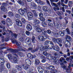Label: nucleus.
I'll use <instances>...</instances> for the list:
<instances>
[{"mask_svg": "<svg viewBox=\"0 0 73 73\" xmlns=\"http://www.w3.org/2000/svg\"><path fill=\"white\" fill-rule=\"evenodd\" d=\"M44 45L45 47L43 46L42 44H40L38 46V48L40 50L42 51L44 50L46 52L48 50V49H51L54 46L53 42L49 40L45 42Z\"/></svg>", "mask_w": 73, "mask_h": 73, "instance_id": "1", "label": "nucleus"}, {"mask_svg": "<svg viewBox=\"0 0 73 73\" xmlns=\"http://www.w3.org/2000/svg\"><path fill=\"white\" fill-rule=\"evenodd\" d=\"M6 4L7 3L4 2L2 3V5L1 7L0 8L1 10L4 12H6V11H7V9L5 7Z\"/></svg>", "mask_w": 73, "mask_h": 73, "instance_id": "2", "label": "nucleus"}, {"mask_svg": "<svg viewBox=\"0 0 73 73\" xmlns=\"http://www.w3.org/2000/svg\"><path fill=\"white\" fill-rule=\"evenodd\" d=\"M27 9L25 8L23 9H20L18 10L19 13L21 15H24L25 12H27Z\"/></svg>", "mask_w": 73, "mask_h": 73, "instance_id": "3", "label": "nucleus"}, {"mask_svg": "<svg viewBox=\"0 0 73 73\" xmlns=\"http://www.w3.org/2000/svg\"><path fill=\"white\" fill-rule=\"evenodd\" d=\"M4 62H5V60H4L2 58H0V64H1L0 67L2 69H5V67L4 66Z\"/></svg>", "mask_w": 73, "mask_h": 73, "instance_id": "4", "label": "nucleus"}, {"mask_svg": "<svg viewBox=\"0 0 73 73\" xmlns=\"http://www.w3.org/2000/svg\"><path fill=\"white\" fill-rule=\"evenodd\" d=\"M11 41L12 43L14 44H16L17 46H20V45H21V42H17V40H16L15 38L11 39Z\"/></svg>", "mask_w": 73, "mask_h": 73, "instance_id": "5", "label": "nucleus"}, {"mask_svg": "<svg viewBox=\"0 0 73 73\" xmlns=\"http://www.w3.org/2000/svg\"><path fill=\"white\" fill-rule=\"evenodd\" d=\"M27 16L28 20L31 21V20H32V18L33 17V14L32 13L29 12L27 13Z\"/></svg>", "mask_w": 73, "mask_h": 73, "instance_id": "6", "label": "nucleus"}, {"mask_svg": "<svg viewBox=\"0 0 73 73\" xmlns=\"http://www.w3.org/2000/svg\"><path fill=\"white\" fill-rule=\"evenodd\" d=\"M34 27L36 29L37 32L38 33H40L42 32V30L41 29V27H40V25L37 26H36V25H35Z\"/></svg>", "mask_w": 73, "mask_h": 73, "instance_id": "7", "label": "nucleus"}, {"mask_svg": "<svg viewBox=\"0 0 73 73\" xmlns=\"http://www.w3.org/2000/svg\"><path fill=\"white\" fill-rule=\"evenodd\" d=\"M31 7L34 9H36L37 8H38V9H41V7L40 6H38V7H37V6L36 4L35 3H32L31 4Z\"/></svg>", "mask_w": 73, "mask_h": 73, "instance_id": "8", "label": "nucleus"}, {"mask_svg": "<svg viewBox=\"0 0 73 73\" xmlns=\"http://www.w3.org/2000/svg\"><path fill=\"white\" fill-rule=\"evenodd\" d=\"M16 24L18 27H21L22 26V23L19 19L15 20Z\"/></svg>", "mask_w": 73, "mask_h": 73, "instance_id": "9", "label": "nucleus"}, {"mask_svg": "<svg viewBox=\"0 0 73 73\" xmlns=\"http://www.w3.org/2000/svg\"><path fill=\"white\" fill-rule=\"evenodd\" d=\"M34 23H35V24H34L33 25L34 27H35V26H40V21L38 19H35L34 20Z\"/></svg>", "mask_w": 73, "mask_h": 73, "instance_id": "10", "label": "nucleus"}, {"mask_svg": "<svg viewBox=\"0 0 73 73\" xmlns=\"http://www.w3.org/2000/svg\"><path fill=\"white\" fill-rule=\"evenodd\" d=\"M17 58H19V57L18 56V55L17 54H15L14 55V62H15V64L16 63H17V62L18 60H17Z\"/></svg>", "mask_w": 73, "mask_h": 73, "instance_id": "11", "label": "nucleus"}, {"mask_svg": "<svg viewBox=\"0 0 73 73\" xmlns=\"http://www.w3.org/2000/svg\"><path fill=\"white\" fill-rule=\"evenodd\" d=\"M25 63L28 65L29 66H30L32 64V62L29 59H27L25 60Z\"/></svg>", "mask_w": 73, "mask_h": 73, "instance_id": "12", "label": "nucleus"}, {"mask_svg": "<svg viewBox=\"0 0 73 73\" xmlns=\"http://www.w3.org/2000/svg\"><path fill=\"white\" fill-rule=\"evenodd\" d=\"M48 69L49 70H50V72L52 73V71H54V69H55L54 66L53 65H51L48 67Z\"/></svg>", "mask_w": 73, "mask_h": 73, "instance_id": "13", "label": "nucleus"}, {"mask_svg": "<svg viewBox=\"0 0 73 73\" xmlns=\"http://www.w3.org/2000/svg\"><path fill=\"white\" fill-rule=\"evenodd\" d=\"M8 50H11V52L13 53H17L19 51L18 49H13V48H9L8 49Z\"/></svg>", "mask_w": 73, "mask_h": 73, "instance_id": "14", "label": "nucleus"}, {"mask_svg": "<svg viewBox=\"0 0 73 73\" xmlns=\"http://www.w3.org/2000/svg\"><path fill=\"white\" fill-rule=\"evenodd\" d=\"M29 66L26 63L25 64H22V66L23 68L26 70L28 69V68H29Z\"/></svg>", "mask_w": 73, "mask_h": 73, "instance_id": "15", "label": "nucleus"}, {"mask_svg": "<svg viewBox=\"0 0 73 73\" xmlns=\"http://www.w3.org/2000/svg\"><path fill=\"white\" fill-rule=\"evenodd\" d=\"M73 55L71 56H70L69 58L67 57L66 58V61H70V62L73 61Z\"/></svg>", "mask_w": 73, "mask_h": 73, "instance_id": "16", "label": "nucleus"}, {"mask_svg": "<svg viewBox=\"0 0 73 73\" xmlns=\"http://www.w3.org/2000/svg\"><path fill=\"white\" fill-rule=\"evenodd\" d=\"M27 28L28 31H31L32 29V26L30 24H28L27 26Z\"/></svg>", "mask_w": 73, "mask_h": 73, "instance_id": "17", "label": "nucleus"}, {"mask_svg": "<svg viewBox=\"0 0 73 73\" xmlns=\"http://www.w3.org/2000/svg\"><path fill=\"white\" fill-rule=\"evenodd\" d=\"M53 49L57 52H58L60 50V47L58 46H54L53 47Z\"/></svg>", "mask_w": 73, "mask_h": 73, "instance_id": "18", "label": "nucleus"}, {"mask_svg": "<svg viewBox=\"0 0 73 73\" xmlns=\"http://www.w3.org/2000/svg\"><path fill=\"white\" fill-rule=\"evenodd\" d=\"M17 2L19 4H20L21 5H22V6H24V2H23V1L21 0H18Z\"/></svg>", "mask_w": 73, "mask_h": 73, "instance_id": "19", "label": "nucleus"}, {"mask_svg": "<svg viewBox=\"0 0 73 73\" xmlns=\"http://www.w3.org/2000/svg\"><path fill=\"white\" fill-rule=\"evenodd\" d=\"M37 69L38 70V71L39 72V73H42L44 71V70L42 67H39Z\"/></svg>", "mask_w": 73, "mask_h": 73, "instance_id": "20", "label": "nucleus"}, {"mask_svg": "<svg viewBox=\"0 0 73 73\" xmlns=\"http://www.w3.org/2000/svg\"><path fill=\"white\" fill-rule=\"evenodd\" d=\"M42 9L43 11L44 12H47V11H48V7L46 6H43L42 7Z\"/></svg>", "mask_w": 73, "mask_h": 73, "instance_id": "21", "label": "nucleus"}, {"mask_svg": "<svg viewBox=\"0 0 73 73\" xmlns=\"http://www.w3.org/2000/svg\"><path fill=\"white\" fill-rule=\"evenodd\" d=\"M32 11L33 14L34 16L35 17H37L38 15L36 13V11L35 10H32Z\"/></svg>", "mask_w": 73, "mask_h": 73, "instance_id": "22", "label": "nucleus"}, {"mask_svg": "<svg viewBox=\"0 0 73 73\" xmlns=\"http://www.w3.org/2000/svg\"><path fill=\"white\" fill-rule=\"evenodd\" d=\"M38 38L40 41H43L44 40V37H43V36L42 35V36H39L38 37Z\"/></svg>", "mask_w": 73, "mask_h": 73, "instance_id": "23", "label": "nucleus"}, {"mask_svg": "<svg viewBox=\"0 0 73 73\" xmlns=\"http://www.w3.org/2000/svg\"><path fill=\"white\" fill-rule=\"evenodd\" d=\"M16 68L18 71H20L22 70V66L20 65H17Z\"/></svg>", "mask_w": 73, "mask_h": 73, "instance_id": "24", "label": "nucleus"}, {"mask_svg": "<svg viewBox=\"0 0 73 73\" xmlns=\"http://www.w3.org/2000/svg\"><path fill=\"white\" fill-rule=\"evenodd\" d=\"M66 38L67 41H70L72 39L71 37L69 35H67L66 37Z\"/></svg>", "mask_w": 73, "mask_h": 73, "instance_id": "25", "label": "nucleus"}, {"mask_svg": "<svg viewBox=\"0 0 73 73\" xmlns=\"http://www.w3.org/2000/svg\"><path fill=\"white\" fill-rule=\"evenodd\" d=\"M56 43H58V44H61V43H62V40H61V39L60 38H57Z\"/></svg>", "mask_w": 73, "mask_h": 73, "instance_id": "26", "label": "nucleus"}, {"mask_svg": "<svg viewBox=\"0 0 73 73\" xmlns=\"http://www.w3.org/2000/svg\"><path fill=\"white\" fill-rule=\"evenodd\" d=\"M52 55L50 54H48L46 56V58L48 60H50V59L52 58Z\"/></svg>", "mask_w": 73, "mask_h": 73, "instance_id": "27", "label": "nucleus"}, {"mask_svg": "<svg viewBox=\"0 0 73 73\" xmlns=\"http://www.w3.org/2000/svg\"><path fill=\"white\" fill-rule=\"evenodd\" d=\"M61 24L60 23H56L55 27L56 28H58H58H60L61 27Z\"/></svg>", "mask_w": 73, "mask_h": 73, "instance_id": "28", "label": "nucleus"}, {"mask_svg": "<svg viewBox=\"0 0 73 73\" xmlns=\"http://www.w3.org/2000/svg\"><path fill=\"white\" fill-rule=\"evenodd\" d=\"M40 62L39 60L36 59L35 61V64L36 65H39V64H40Z\"/></svg>", "mask_w": 73, "mask_h": 73, "instance_id": "29", "label": "nucleus"}, {"mask_svg": "<svg viewBox=\"0 0 73 73\" xmlns=\"http://www.w3.org/2000/svg\"><path fill=\"white\" fill-rule=\"evenodd\" d=\"M37 57V56H36L35 54H34V55H33L32 54H31V55L30 56V58H29L31 60H33V58H36Z\"/></svg>", "mask_w": 73, "mask_h": 73, "instance_id": "30", "label": "nucleus"}, {"mask_svg": "<svg viewBox=\"0 0 73 73\" xmlns=\"http://www.w3.org/2000/svg\"><path fill=\"white\" fill-rule=\"evenodd\" d=\"M65 45L66 47H67L68 48L71 45V44H70V42H69V41H68V42L67 43L65 44Z\"/></svg>", "mask_w": 73, "mask_h": 73, "instance_id": "31", "label": "nucleus"}, {"mask_svg": "<svg viewBox=\"0 0 73 73\" xmlns=\"http://www.w3.org/2000/svg\"><path fill=\"white\" fill-rule=\"evenodd\" d=\"M11 36L12 37H14L15 38H17V36H18V34H17L16 33H13L11 34Z\"/></svg>", "mask_w": 73, "mask_h": 73, "instance_id": "32", "label": "nucleus"}, {"mask_svg": "<svg viewBox=\"0 0 73 73\" xmlns=\"http://www.w3.org/2000/svg\"><path fill=\"white\" fill-rule=\"evenodd\" d=\"M59 33L60 36H62V37H63L64 35H65L64 33H63V32L61 31H60L59 32Z\"/></svg>", "mask_w": 73, "mask_h": 73, "instance_id": "33", "label": "nucleus"}, {"mask_svg": "<svg viewBox=\"0 0 73 73\" xmlns=\"http://www.w3.org/2000/svg\"><path fill=\"white\" fill-rule=\"evenodd\" d=\"M42 36L44 39H46V38H48V35H47L46 34H43V35H42Z\"/></svg>", "mask_w": 73, "mask_h": 73, "instance_id": "34", "label": "nucleus"}, {"mask_svg": "<svg viewBox=\"0 0 73 73\" xmlns=\"http://www.w3.org/2000/svg\"><path fill=\"white\" fill-rule=\"evenodd\" d=\"M33 49V48L32 50H31V52H32V53H34L35 52H37V51H38V48H36L34 50Z\"/></svg>", "mask_w": 73, "mask_h": 73, "instance_id": "35", "label": "nucleus"}, {"mask_svg": "<svg viewBox=\"0 0 73 73\" xmlns=\"http://www.w3.org/2000/svg\"><path fill=\"white\" fill-rule=\"evenodd\" d=\"M17 54L19 55L20 56V57H23L24 56V54H23V53L21 52H19Z\"/></svg>", "mask_w": 73, "mask_h": 73, "instance_id": "36", "label": "nucleus"}, {"mask_svg": "<svg viewBox=\"0 0 73 73\" xmlns=\"http://www.w3.org/2000/svg\"><path fill=\"white\" fill-rule=\"evenodd\" d=\"M15 17L17 18V19H19L20 18V15L19 14H16L15 15Z\"/></svg>", "mask_w": 73, "mask_h": 73, "instance_id": "37", "label": "nucleus"}, {"mask_svg": "<svg viewBox=\"0 0 73 73\" xmlns=\"http://www.w3.org/2000/svg\"><path fill=\"white\" fill-rule=\"evenodd\" d=\"M8 15L10 17H12L13 16L12 12L9 11L8 13Z\"/></svg>", "mask_w": 73, "mask_h": 73, "instance_id": "38", "label": "nucleus"}, {"mask_svg": "<svg viewBox=\"0 0 73 73\" xmlns=\"http://www.w3.org/2000/svg\"><path fill=\"white\" fill-rule=\"evenodd\" d=\"M61 2V5L63 7H65V5H64V0H60Z\"/></svg>", "mask_w": 73, "mask_h": 73, "instance_id": "39", "label": "nucleus"}, {"mask_svg": "<svg viewBox=\"0 0 73 73\" xmlns=\"http://www.w3.org/2000/svg\"><path fill=\"white\" fill-rule=\"evenodd\" d=\"M52 40L54 43H57V38H52Z\"/></svg>", "mask_w": 73, "mask_h": 73, "instance_id": "40", "label": "nucleus"}, {"mask_svg": "<svg viewBox=\"0 0 73 73\" xmlns=\"http://www.w3.org/2000/svg\"><path fill=\"white\" fill-rule=\"evenodd\" d=\"M36 38L34 36H33L32 38V42L33 43H35V39Z\"/></svg>", "mask_w": 73, "mask_h": 73, "instance_id": "41", "label": "nucleus"}, {"mask_svg": "<svg viewBox=\"0 0 73 73\" xmlns=\"http://www.w3.org/2000/svg\"><path fill=\"white\" fill-rule=\"evenodd\" d=\"M27 42L28 45H29L31 44L32 42H31V40L30 39H27Z\"/></svg>", "mask_w": 73, "mask_h": 73, "instance_id": "42", "label": "nucleus"}, {"mask_svg": "<svg viewBox=\"0 0 73 73\" xmlns=\"http://www.w3.org/2000/svg\"><path fill=\"white\" fill-rule=\"evenodd\" d=\"M21 21L23 24H25L26 22V20L24 18H23L21 19Z\"/></svg>", "mask_w": 73, "mask_h": 73, "instance_id": "43", "label": "nucleus"}, {"mask_svg": "<svg viewBox=\"0 0 73 73\" xmlns=\"http://www.w3.org/2000/svg\"><path fill=\"white\" fill-rule=\"evenodd\" d=\"M50 34L51 36H56V33L53 32L52 31L51 32Z\"/></svg>", "mask_w": 73, "mask_h": 73, "instance_id": "44", "label": "nucleus"}, {"mask_svg": "<svg viewBox=\"0 0 73 73\" xmlns=\"http://www.w3.org/2000/svg\"><path fill=\"white\" fill-rule=\"evenodd\" d=\"M40 21H44L45 20V18L43 17H40Z\"/></svg>", "mask_w": 73, "mask_h": 73, "instance_id": "45", "label": "nucleus"}, {"mask_svg": "<svg viewBox=\"0 0 73 73\" xmlns=\"http://www.w3.org/2000/svg\"><path fill=\"white\" fill-rule=\"evenodd\" d=\"M6 66L7 68H8V69H9L10 68V67L11 66V65H10V64L9 63H7L6 64Z\"/></svg>", "mask_w": 73, "mask_h": 73, "instance_id": "46", "label": "nucleus"}, {"mask_svg": "<svg viewBox=\"0 0 73 73\" xmlns=\"http://www.w3.org/2000/svg\"><path fill=\"white\" fill-rule=\"evenodd\" d=\"M4 55L3 54V51H0V57H3Z\"/></svg>", "mask_w": 73, "mask_h": 73, "instance_id": "47", "label": "nucleus"}, {"mask_svg": "<svg viewBox=\"0 0 73 73\" xmlns=\"http://www.w3.org/2000/svg\"><path fill=\"white\" fill-rule=\"evenodd\" d=\"M39 16L40 17H43V16H44V15L42 13L40 12L39 13Z\"/></svg>", "mask_w": 73, "mask_h": 73, "instance_id": "48", "label": "nucleus"}, {"mask_svg": "<svg viewBox=\"0 0 73 73\" xmlns=\"http://www.w3.org/2000/svg\"><path fill=\"white\" fill-rule=\"evenodd\" d=\"M8 57L9 59H10V60H11V59H12L13 57L12 55L9 54L8 55Z\"/></svg>", "mask_w": 73, "mask_h": 73, "instance_id": "49", "label": "nucleus"}, {"mask_svg": "<svg viewBox=\"0 0 73 73\" xmlns=\"http://www.w3.org/2000/svg\"><path fill=\"white\" fill-rule=\"evenodd\" d=\"M66 30L67 33L69 35V34H70V31H69V29H68V28H67L66 29Z\"/></svg>", "mask_w": 73, "mask_h": 73, "instance_id": "50", "label": "nucleus"}, {"mask_svg": "<svg viewBox=\"0 0 73 73\" xmlns=\"http://www.w3.org/2000/svg\"><path fill=\"white\" fill-rule=\"evenodd\" d=\"M61 12L60 11H57L56 12V14L58 15V16H61L62 15L61 13H60Z\"/></svg>", "mask_w": 73, "mask_h": 73, "instance_id": "51", "label": "nucleus"}, {"mask_svg": "<svg viewBox=\"0 0 73 73\" xmlns=\"http://www.w3.org/2000/svg\"><path fill=\"white\" fill-rule=\"evenodd\" d=\"M42 25L44 27H45L46 25H47V24L45 22H43L42 23Z\"/></svg>", "mask_w": 73, "mask_h": 73, "instance_id": "52", "label": "nucleus"}, {"mask_svg": "<svg viewBox=\"0 0 73 73\" xmlns=\"http://www.w3.org/2000/svg\"><path fill=\"white\" fill-rule=\"evenodd\" d=\"M49 19H48V21L49 22V23H51L52 22V18L51 17L49 18Z\"/></svg>", "mask_w": 73, "mask_h": 73, "instance_id": "53", "label": "nucleus"}, {"mask_svg": "<svg viewBox=\"0 0 73 73\" xmlns=\"http://www.w3.org/2000/svg\"><path fill=\"white\" fill-rule=\"evenodd\" d=\"M43 54L44 56H46L47 55V54H48V53L46 52H43Z\"/></svg>", "mask_w": 73, "mask_h": 73, "instance_id": "54", "label": "nucleus"}, {"mask_svg": "<svg viewBox=\"0 0 73 73\" xmlns=\"http://www.w3.org/2000/svg\"><path fill=\"white\" fill-rule=\"evenodd\" d=\"M51 32V31L49 29H48L47 31V33L48 34H50Z\"/></svg>", "mask_w": 73, "mask_h": 73, "instance_id": "55", "label": "nucleus"}, {"mask_svg": "<svg viewBox=\"0 0 73 73\" xmlns=\"http://www.w3.org/2000/svg\"><path fill=\"white\" fill-rule=\"evenodd\" d=\"M32 54L30 53H29L27 54V56L28 58H30Z\"/></svg>", "mask_w": 73, "mask_h": 73, "instance_id": "56", "label": "nucleus"}, {"mask_svg": "<svg viewBox=\"0 0 73 73\" xmlns=\"http://www.w3.org/2000/svg\"><path fill=\"white\" fill-rule=\"evenodd\" d=\"M62 68L64 69H65L66 68V66L64 65L63 66H62Z\"/></svg>", "mask_w": 73, "mask_h": 73, "instance_id": "57", "label": "nucleus"}, {"mask_svg": "<svg viewBox=\"0 0 73 73\" xmlns=\"http://www.w3.org/2000/svg\"><path fill=\"white\" fill-rule=\"evenodd\" d=\"M48 25H49V26H50L51 27H53V24L52 23H48Z\"/></svg>", "mask_w": 73, "mask_h": 73, "instance_id": "58", "label": "nucleus"}, {"mask_svg": "<svg viewBox=\"0 0 73 73\" xmlns=\"http://www.w3.org/2000/svg\"><path fill=\"white\" fill-rule=\"evenodd\" d=\"M53 60H56L57 59V57L54 56H53L52 57V58Z\"/></svg>", "mask_w": 73, "mask_h": 73, "instance_id": "59", "label": "nucleus"}, {"mask_svg": "<svg viewBox=\"0 0 73 73\" xmlns=\"http://www.w3.org/2000/svg\"><path fill=\"white\" fill-rule=\"evenodd\" d=\"M9 37L6 38H5V41H6V42H7V41H9Z\"/></svg>", "mask_w": 73, "mask_h": 73, "instance_id": "60", "label": "nucleus"}, {"mask_svg": "<svg viewBox=\"0 0 73 73\" xmlns=\"http://www.w3.org/2000/svg\"><path fill=\"white\" fill-rule=\"evenodd\" d=\"M1 23L3 25H5V21L3 20L2 21Z\"/></svg>", "mask_w": 73, "mask_h": 73, "instance_id": "61", "label": "nucleus"}, {"mask_svg": "<svg viewBox=\"0 0 73 73\" xmlns=\"http://www.w3.org/2000/svg\"><path fill=\"white\" fill-rule=\"evenodd\" d=\"M40 58L41 59H46V58L44 56H40Z\"/></svg>", "mask_w": 73, "mask_h": 73, "instance_id": "62", "label": "nucleus"}, {"mask_svg": "<svg viewBox=\"0 0 73 73\" xmlns=\"http://www.w3.org/2000/svg\"><path fill=\"white\" fill-rule=\"evenodd\" d=\"M25 33L26 35H30V33H29V32L28 31H27Z\"/></svg>", "mask_w": 73, "mask_h": 73, "instance_id": "63", "label": "nucleus"}, {"mask_svg": "<svg viewBox=\"0 0 73 73\" xmlns=\"http://www.w3.org/2000/svg\"><path fill=\"white\" fill-rule=\"evenodd\" d=\"M29 73H32V72H33V69H29Z\"/></svg>", "mask_w": 73, "mask_h": 73, "instance_id": "64", "label": "nucleus"}]
</instances>
